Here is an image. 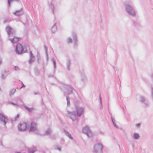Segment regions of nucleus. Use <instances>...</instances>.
<instances>
[{
	"mask_svg": "<svg viewBox=\"0 0 153 153\" xmlns=\"http://www.w3.org/2000/svg\"><path fill=\"white\" fill-rule=\"evenodd\" d=\"M63 87L66 90L64 93V95L66 96V99L67 100V105L68 106H70V102L69 98L68 96H67V95H69L71 94L72 92L73 88L70 85H64Z\"/></svg>",
	"mask_w": 153,
	"mask_h": 153,
	"instance_id": "nucleus-2",
	"label": "nucleus"
},
{
	"mask_svg": "<svg viewBox=\"0 0 153 153\" xmlns=\"http://www.w3.org/2000/svg\"><path fill=\"white\" fill-rule=\"evenodd\" d=\"M0 143L1 145H2V146H4L2 144V140H0Z\"/></svg>",
	"mask_w": 153,
	"mask_h": 153,
	"instance_id": "nucleus-46",
	"label": "nucleus"
},
{
	"mask_svg": "<svg viewBox=\"0 0 153 153\" xmlns=\"http://www.w3.org/2000/svg\"><path fill=\"white\" fill-rule=\"evenodd\" d=\"M36 151V148L35 147H31L29 149V153H34Z\"/></svg>",
	"mask_w": 153,
	"mask_h": 153,
	"instance_id": "nucleus-23",
	"label": "nucleus"
},
{
	"mask_svg": "<svg viewBox=\"0 0 153 153\" xmlns=\"http://www.w3.org/2000/svg\"><path fill=\"white\" fill-rule=\"evenodd\" d=\"M55 149H56L59 150V151L61 150V147H59L57 146L55 147Z\"/></svg>",
	"mask_w": 153,
	"mask_h": 153,
	"instance_id": "nucleus-39",
	"label": "nucleus"
},
{
	"mask_svg": "<svg viewBox=\"0 0 153 153\" xmlns=\"http://www.w3.org/2000/svg\"><path fill=\"white\" fill-rule=\"evenodd\" d=\"M24 14V11L22 9H21L20 10H19L16 11L14 13V14L17 16H21Z\"/></svg>",
	"mask_w": 153,
	"mask_h": 153,
	"instance_id": "nucleus-18",
	"label": "nucleus"
},
{
	"mask_svg": "<svg viewBox=\"0 0 153 153\" xmlns=\"http://www.w3.org/2000/svg\"><path fill=\"white\" fill-rule=\"evenodd\" d=\"M72 40L70 37H68L67 39V42L68 44L72 43Z\"/></svg>",
	"mask_w": 153,
	"mask_h": 153,
	"instance_id": "nucleus-32",
	"label": "nucleus"
},
{
	"mask_svg": "<svg viewBox=\"0 0 153 153\" xmlns=\"http://www.w3.org/2000/svg\"><path fill=\"white\" fill-rule=\"evenodd\" d=\"M132 137L135 139H138L140 137L139 134H133Z\"/></svg>",
	"mask_w": 153,
	"mask_h": 153,
	"instance_id": "nucleus-28",
	"label": "nucleus"
},
{
	"mask_svg": "<svg viewBox=\"0 0 153 153\" xmlns=\"http://www.w3.org/2000/svg\"><path fill=\"white\" fill-rule=\"evenodd\" d=\"M7 121V118L3 114L0 113V122L3 123L5 125Z\"/></svg>",
	"mask_w": 153,
	"mask_h": 153,
	"instance_id": "nucleus-11",
	"label": "nucleus"
},
{
	"mask_svg": "<svg viewBox=\"0 0 153 153\" xmlns=\"http://www.w3.org/2000/svg\"><path fill=\"white\" fill-rule=\"evenodd\" d=\"M70 63H71V61H70V59H68V60H67V63H66V66H67V69L68 70V71H70Z\"/></svg>",
	"mask_w": 153,
	"mask_h": 153,
	"instance_id": "nucleus-21",
	"label": "nucleus"
},
{
	"mask_svg": "<svg viewBox=\"0 0 153 153\" xmlns=\"http://www.w3.org/2000/svg\"><path fill=\"white\" fill-rule=\"evenodd\" d=\"M51 133H52V130L50 128H48L45 131V134H50Z\"/></svg>",
	"mask_w": 153,
	"mask_h": 153,
	"instance_id": "nucleus-29",
	"label": "nucleus"
},
{
	"mask_svg": "<svg viewBox=\"0 0 153 153\" xmlns=\"http://www.w3.org/2000/svg\"><path fill=\"white\" fill-rule=\"evenodd\" d=\"M2 63V59L0 57V65Z\"/></svg>",
	"mask_w": 153,
	"mask_h": 153,
	"instance_id": "nucleus-48",
	"label": "nucleus"
},
{
	"mask_svg": "<svg viewBox=\"0 0 153 153\" xmlns=\"http://www.w3.org/2000/svg\"><path fill=\"white\" fill-rule=\"evenodd\" d=\"M14 69L16 71H19V70L20 69L17 66H15L14 67Z\"/></svg>",
	"mask_w": 153,
	"mask_h": 153,
	"instance_id": "nucleus-37",
	"label": "nucleus"
},
{
	"mask_svg": "<svg viewBox=\"0 0 153 153\" xmlns=\"http://www.w3.org/2000/svg\"><path fill=\"white\" fill-rule=\"evenodd\" d=\"M35 110V108H29V112H32Z\"/></svg>",
	"mask_w": 153,
	"mask_h": 153,
	"instance_id": "nucleus-40",
	"label": "nucleus"
},
{
	"mask_svg": "<svg viewBox=\"0 0 153 153\" xmlns=\"http://www.w3.org/2000/svg\"><path fill=\"white\" fill-rule=\"evenodd\" d=\"M103 146L100 143L95 144L93 147V153H102Z\"/></svg>",
	"mask_w": 153,
	"mask_h": 153,
	"instance_id": "nucleus-4",
	"label": "nucleus"
},
{
	"mask_svg": "<svg viewBox=\"0 0 153 153\" xmlns=\"http://www.w3.org/2000/svg\"><path fill=\"white\" fill-rule=\"evenodd\" d=\"M27 127V123L25 122L22 123L18 126V130L20 131H25Z\"/></svg>",
	"mask_w": 153,
	"mask_h": 153,
	"instance_id": "nucleus-7",
	"label": "nucleus"
},
{
	"mask_svg": "<svg viewBox=\"0 0 153 153\" xmlns=\"http://www.w3.org/2000/svg\"><path fill=\"white\" fill-rule=\"evenodd\" d=\"M125 10L128 15L135 17L136 16L135 10L132 5L129 4H125Z\"/></svg>",
	"mask_w": 153,
	"mask_h": 153,
	"instance_id": "nucleus-1",
	"label": "nucleus"
},
{
	"mask_svg": "<svg viewBox=\"0 0 153 153\" xmlns=\"http://www.w3.org/2000/svg\"><path fill=\"white\" fill-rule=\"evenodd\" d=\"M41 60V57L40 56H37V62L39 64L40 63V61Z\"/></svg>",
	"mask_w": 153,
	"mask_h": 153,
	"instance_id": "nucleus-36",
	"label": "nucleus"
},
{
	"mask_svg": "<svg viewBox=\"0 0 153 153\" xmlns=\"http://www.w3.org/2000/svg\"><path fill=\"white\" fill-rule=\"evenodd\" d=\"M51 61L52 62L54 68V69H55L56 68V60L55 59V58H53L51 59Z\"/></svg>",
	"mask_w": 153,
	"mask_h": 153,
	"instance_id": "nucleus-26",
	"label": "nucleus"
},
{
	"mask_svg": "<svg viewBox=\"0 0 153 153\" xmlns=\"http://www.w3.org/2000/svg\"><path fill=\"white\" fill-rule=\"evenodd\" d=\"M16 89H11L9 93L10 95V96H11L12 95L16 92Z\"/></svg>",
	"mask_w": 153,
	"mask_h": 153,
	"instance_id": "nucleus-27",
	"label": "nucleus"
},
{
	"mask_svg": "<svg viewBox=\"0 0 153 153\" xmlns=\"http://www.w3.org/2000/svg\"><path fill=\"white\" fill-rule=\"evenodd\" d=\"M134 134H138L137 133H134Z\"/></svg>",
	"mask_w": 153,
	"mask_h": 153,
	"instance_id": "nucleus-52",
	"label": "nucleus"
},
{
	"mask_svg": "<svg viewBox=\"0 0 153 153\" xmlns=\"http://www.w3.org/2000/svg\"><path fill=\"white\" fill-rule=\"evenodd\" d=\"M151 97L153 101V88L151 87Z\"/></svg>",
	"mask_w": 153,
	"mask_h": 153,
	"instance_id": "nucleus-35",
	"label": "nucleus"
},
{
	"mask_svg": "<svg viewBox=\"0 0 153 153\" xmlns=\"http://www.w3.org/2000/svg\"><path fill=\"white\" fill-rule=\"evenodd\" d=\"M87 136V137L89 138V137H90L91 136L92 134H86Z\"/></svg>",
	"mask_w": 153,
	"mask_h": 153,
	"instance_id": "nucleus-49",
	"label": "nucleus"
},
{
	"mask_svg": "<svg viewBox=\"0 0 153 153\" xmlns=\"http://www.w3.org/2000/svg\"><path fill=\"white\" fill-rule=\"evenodd\" d=\"M17 102L19 104V105L15 103H13L12 102H10V104H12L15 106L18 107L19 106H23L24 107L26 108L27 111H29V107H27L25 105H24V103L22 102V100L20 99L19 97H17Z\"/></svg>",
	"mask_w": 153,
	"mask_h": 153,
	"instance_id": "nucleus-5",
	"label": "nucleus"
},
{
	"mask_svg": "<svg viewBox=\"0 0 153 153\" xmlns=\"http://www.w3.org/2000/svg\"><path fill=\"white\" fill-rule=\"evenodd\" d=\"M111 120L112 122L113 123V126L115 127V128H118V127L116 125V123H115V120L114 118H113L112 117V116L111 115Z\"/></svg>",
	"mask_w": 153,
	"mask_h": 153,
	"instance_id": "nucleus-19",
	"label": "nucleus"
},
{
	"mask_svg": "<svg viewBox=\"0 0 153 153\" xmlns=\"http://www.w3.org/2000/svg\"><path fill=\"white\" fill-rule=\"evenodd\" d=\"M44 47L46 54V56L48 58V55L47 53V48L45 45Z\"/></svg>",
	"mask_w": 153,
	"mask_h": 153,
	"instance_id": "nucleus-34",
	"label": "nucleus"
},
{
	"mask_svg": "<svg viewBox=\"0 0 153 153\" xmlns=\"http://www.w3.org/2000/svg\"><path fill=\"white\" fill-rule=\"evenodd\" d=\"M19 114H18L17 115V116H16V117H15V120H16L17 119L19 118Z\"/></svg>",
	"mask_w": 153,
	"mask_h": 153,
	"instance_id": "nucleus-42",
	"label": "nucleus"
},
{
	"mask_svg": "<svg viewBox=\"0 0 153 153\" xmlns=\"http://www.w3.org/2000/svg\"><path fill=\"white\" fill-rule=\"evenodd\" d=\"M99 99H100V107L101 109H102V101L101 98V97L100 95L99 96Z\"/></svg>",
	"mask_w": 153,
	"mask_h": 153,
	"instance_id": "nucleus-31",
	"label": "nucleus"
},
{
	"mask_svg": "<svg viewBox=\"0 0 153 153\" xmlns=\"http://www.w3.org/2000/svg\"><path fill=\"white\" fill-rule=\"evenodd\" d=\"M136 126L137 128H139L140 126V124L139 123L136 124Z\"/></svg>",
	"mask_w": 153,
	"mask_h": 153,
	"instance_id": "nucleus-43",
	"label": "nucleus"
},
{
	"mask_svg": "<svg viewBox=\"0 0 153 153\" xmlns=\"http://www.w3.org/2000/svg\"><path fill=\"white\" fill-rule=\"evenodd\" d=\"M34 28H35L34 29H36V30H37L39 32H40V30L38 27L36 26L35 27H34Z\"/></svg>",
	"mask_w": 153,
	"mask_h": 153,
	"instance_id": "nucleus-41",
	"label": "nucleus"
},
{
	"mask_svg": "<svg viewBox=\"0 0 153 153\" xmlns=\"http://www.w3.org/2000/svg\"><path fill=\"white\" fill-rule=\"evenodd\" d=\"M76 110L77 116L79 117L82 115L84 111V108L82 107L76 106Z\"/></svg>",
	"mask_w": 153,
	"mask_h": 153,
	"instance_id": "nucleus-10",
	"label": "nucleus"
},
{
	"mask_svg": "<svg viewBox=\"0 0 153 153\" xmlns=\"http://www.w3.org/2000/svg\"><path fill=\"white\" fill-rule=\"evenodd\" d=\"M27 51L26 47H23L20 44H17L16 46V53L19 54L25 53Z\"/></svg>",
	"mask_w": 153,
	"mask_h": 153,
	"instance_id": "nucleus-3",
	"label": "nucleus"
},
{
	"mask_svg": "<svg viewBox=\"0 0 153 153\" xmlns=\"http://www.w3.org/2000/svg\"><path fill=\"white\" fill-rule=\"evenodd\" d=\"M134 145V144H133V145H132V146H133V147Z\"/></svg>",
	"mask_w": 153,
	"mask_h": 153,
	"instance_id": "nucleus-53",
	"label": "nucleus"
},
{
	"mask_svg": "<svg viewBox=\"0 0 153 153\" xmlns=\"http://www.w3.org/2000/svg\"><path fill=\"white\" fill-rule=\"evenodd\" d=\"M22 86L20 87V89H21L23 87H25V85L22 82Z\"/></svg>",
	"mask_w": 153,
	"mask_h": 153,
	"instance_id": "nucleus-44",
	"label": "nucleus"
},
{
	"mask_svg": "<svg viewBox=\"0 0 153 153\" xmlns=\"http://www.w3.org/2000/svg\"><path fill=\"white\" fill-rule=\"evenodd\" d=\"M9 73V71L4 70L3 72L1 73V78L3 79H5Z\"/></svg>",
	"mask_w": 153,
	"mask_h": 153,
	"instance_id": "nucleus-17",
	"label": "nucleus"
},
{
	"mask_svg": "<svg viewBox=\"0 0 153 153\" xmlns=\"http://www.w3.org/2000/svg\"><path fill=\"white\" fill-rule=\"evenodd\" d=\"M134 25H135V26H136V25H135V22H134Z\"/></svg>",
	"mask_w": 153,
	"mask_h": 153,
	"instance_id": "nucleus-51",
	"label": "nucleus"
},
{
	"mask_svg": "<svg viewBox=\"0 0 153 153\" xmlns=\"http://www.w3.org/2000/svg\"><path fill=\"white\" fill-rule=\"evenodd\" d=\"M57 29L56 23H55L51 28V31L52 33H54Z\"/></svg>",
	"mask_w": 153,
	"mask_h": 153,
	"instance_id": "nucleus-24",
	"label": "nucleus"
},
{
	"mask_svg": "<svg viewBox=\"0 0 153 153\" xmlns=\"http://www.w3.org/2000/svg\"><path fill=\"white\" fill-rule=\"evenodd\" d=\"M34 72L35 74L36 75L38 76L40 74V72L38 69L37 68H35L34 69Z\"/></svg>",
	"mask_w": 153,
	"mask_h": 153,
	"instance_id": "nucleus-25",
	"label": "nucleus"
},
{
	"mask_svg": "<svg viewBox=\"0 0 153 153\" xmlns=\"http://www.w3.org/2000/svg\"><path fill=\"white\" fill-rule=\"evenodd\" d=\"M72 35L74 41V46L75 47H77L78 45V40L77 39V36L74 33H73Z\"/></svg>",
	"mask_w": 153,
	"mask_h": 153,
	"instance_id": "nucleus-15",
	"label": "nucleus"
},
{
	"mask_svg": "<svg viewBox=\"0 0 153 153\" xmlns=\"http://www.w3.org/2000/svg\"><path fill=\"white\" fill-rule=\"evenodd\" d=\"M63 131L64 133H65V134H70L68 131H66V130H64Z\"/></svg>",
	"mask_w": 153,
	"mask_h": 153,
	"instance_id": "nucleus-45",
	"label": "nucleus"
},
{
	"mask_svg": "<svg viewBox=\"0 0 153 153\" xmlns=\"http://www.w3.org/2000/svg\"><path fill=\"white\" fill-rule=\"evenodd\" d=\"M54 76V75H51V74H50V75H49L48 76L49 77H53Z\"/></svg>",
	"mask_w": 153,
	"mask_h": 153,
	"instance_id": "nucleus-47",
	"label": "nucleus"
},
{
	"mask_svg": "<svg viewBox=\"0 0 153 153\" xmlns=\"http://www.w3.org/2000/svg\"><path fill=\"white\" fill-rule=\"evenodd\" d=\"M30 53V58H29V64L33 63L36 60L35 56L32 53V51H29Z\"/></svg>",
	"mask_w": 153,
	"mask_h": 153,
	"instance_id": "nucleus-12",
	"label": "nucleus"
},
{
	"mask_svg": "<svg viewBox=\"0 0 153 153\" xmlns=\"http://www.w3.org/2000/svg\"><path fill=\"white\" fill-rule=\"evenodd\" d=\"M140 102L146 106H148L149 103L148 100L143 96H141L140 97Z\"/></svg>",
	"mask_w": 153,
	"mask_h": 153,
	"instance_id": "nucleus-9",
	"label": "nucleus"
},
{
	"mask_svg": "<svg viewBox=\"0 0 153 153\" xmlns=\"http://www.w3.org/2000/svg\"><path fill=\"white\" fill-rule=\"evenodd\" d=\"M67 136L71 140H73V137L71 135V134H66Z\"/></svg>",
	"mask_w": 153,
	"mask_h": 153,
	"instance_id": "nucleus-38",
	"label": "nucleus"
},
{
	"mask_svg": "<svg viewBox=\"0 0 153 153\" xmlns=\"http://www.w3.org/2000/svg\"><path fill=\"white\" fill-rule=\"evenodd\" d=\"M49 135V137L51 138L52 140H53L55 138V134H48Z\"/></svg>",
	"mask_w": 153,
	"mask_h": 153,
	"instance_id": "nucleus-30",
	"label": "nucleus"
},
{
	"mask_svg": "<svg viewBox=\"0 0 153 153\" xmlns=\"http://www.w3.org/2000/svg\"><path fill=\"white\" fill-rule=\"evenodd\" d=\"M33 93H34V94H35V95H37V94H39L38 92H33Z\"/></svg>",
	"mask_w": 153,
	"mask_h": 153,
	"instance_id": "nucleus-50",
	"label": "nucleus"
},
{
	"mask_svg": "<svg viewBox=\"0 0 153 153\" xmlns=\"http://www.w3.org/2000/svg\"><path fill=\"white\" fill-rule=\"evenodd\" d=\"M82 131L85 134H92V133L88 126H86L83 128Z\"/></svg>",
	"mask_w": 153,
	"mask_h": 153,
	"instance_id": "nucleus-13",
	"label": "nucleus"
},
{
	"mask_svg": "<svg viewBox=\"0 0 153 153\" xmlns=\"http://www.w3.org/2000/svg\"><path fill=\"white\" fill-rule=\"evenodd\" d=\"M6 30L9 37H10L15 35V30L10 26H7L6 28Z\"/></svg>",
	"mask_w": 153,
	"mask_h": 153,
	"instance_id": "nucleus-6",
	"label": "nucleus"
},
{
	"mask_svg": "<svg viewBox=\"0 0 153 153\" xmlns=\"http://www.w3.org/2000/svg\"><path fill=\"white\" fill-rule=\"evenodd\" d=\"M66 116L74 121L76 120V117L74 111L69 112L66 114Z\"/></svg>",
	"mask_w": 153,
	"mask_h": 153,
	"instance_id": "nucleus-8",
	"label": "nucleus"
},
{
	"mask_svg": "<svg viewBox=\"0 0 153 153\" xmlns=\"http://www.w3.org/2000/svg\"><path fill=\"white\" fill-rule=\"evenodd\" d=\"M49 7L51 9H52V12H53V13L54 14V9L53 5V4H51L49 6Z\"/></svg>",
	"mask_w": 153,
	"mask_h": 153,
	"instance_id": "nucleus-33",
	"label": "nucleus"
},
{
	"mask_svg": "<svg viewBox=\"0 0 153 153\" xmlns=\"http://www.w3.org/2000/svg\"><path fill=\"white\" fill-rule=\"evenodd\" d=\"M36 123H35L34 122H32L31 123L30 126H29V132L34 131L36 130Z\"/></svg>",
	"mask_w": 153,
	"mask_h": 153,
	"instance_id": "nucleus-16",
	"label": "nucleus"
},
{
	"mask_svg": "<svg viewBox=\"0 0 153 153\" xmlns=\"http://www.w3.org/2000/svg\"><path fill=\"white\" fill-rule=\"evenodd\" d=\"M81 79L84 82H85L87 81V79L86 76L83 74H82Z\"/></svg>",
	"mask_w": 153,
	"mask_h": 153,
	"instance_id": "nucleus-22",
	"label": "nucleus"
},
{
	"mask_svg": "<svg viewBox=\"0 0 153 153\" xmlns=\"http://www.w3.org/2000/svg\"><path fill=\"white\" fill-rule=\"evenodd\" d=\"M19 0H7L8 6L10 7L11 6V4L13 2H19Z\"/></svg>",
	"mask_w": 153,
	"mask_h": 153,
	"instance_id": "nucleus-20",
	"label": "nucleus"
},
{
	"mask_svg": "<svg viewBox=\"0 0 153 153\" xmlns=\"http://www.w3.org/2000/svg\"><path fill=\"white\" fill-rule=\"evenodd\" d=\"M11 37H13V38H9V39L13 43H16L21 39L20 38L16 37L15 36V35H14L13 36H11Z\"/></svg>",
	"mask_w": 153,
	"mask_h": 153,
	"instance_id": "nucleus-14",
	"label": "nucleus"
}]
</instances>
